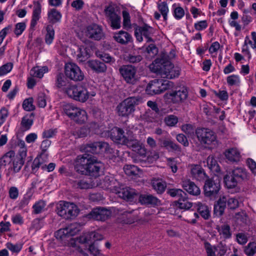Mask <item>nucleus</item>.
<instances>
[{"label": "nucleus", "mask_w": 256, "mask_h": 256, "mask_svg": "<svg viewBox=\"0 0 256 256\" xmlns=\"http://www.w3.org/2000/svg\"><path fill=\"white\" fill-rule=\"evenodd\" d=\"M196 137L201 144L216 146L218 145V140L216 133L208 128H197L196 130Z\"/></svg>", "instance_id": "nucleus-5"}, {"label": "nucleus", "mask_w": 256, "mask_h": 256, "mask_svg": "<svg viewBox=\"0 0 256 256\" xmlns=\"http://www.w3.org/2000/svg\"><path fill=\"white\" fill-rule=\"evenodd\" d=\"M138 100L135 97L127 98L120 103L116 107L118 114L121 116H128L135 110Z\"/></svg>", "instance_id": "nucleus-7"}, {"label": "nucleus", "mask_w": 256, "mask_h": 256, "mask_svg": "<svg viewBox=\"0 0 256 256\" xmlns=\"http://www.w3.org/2000/svg\"><path fill=\"white\" fill-rule=\"evenodd\" d=\"M68 244L78 250L82 256H88V254L83 250L88 247L87 241H71Z\"/></svg>", "instance_id": "nucleus-32"}, {"label": "nucleus", "mask_w": 256, "mask_h": 256, "mask_svg": "<svg viewBox=\"0 0 256 256\" xmlns=\"http://www.w3.org/2000/svg\"><path fill=\"white\" fill-rule=\"evenodd\" d=\"M122 222L126 224H131L136 220V218L132 214L131 212H125L122 215Z\"/></svg>", "instance_id": "nucleus-55"}, {"label": "nucleus", "mask_w": 256, "mask_h": 256, "mask_svg": "<svg viewBox=\"0 0 256 256\" xmlns=\"http://www.w3.org/2000/svg\"><path fill=\"white\" fill-rule=\"evenodd\" d=\"M62 18L60 13L56 9L52 8L48 13V19L52 24H55L59 22Z\"/></svg>", "instance_id": "nucleus-36"}, {"label": "nucleus", "mask_w": 256, "mask_h": 256, "mask_svg": "<svg viewBox=\"0 0 256 256\" xmlns=\"http://www.w3.org/2000/svg\"><path fill=\"white\" fill-rule=\"evenodd\" d=\"M91 158L92 156L87 154L78 156L74 163L75 170L82 174L86 175Z\"/></svg>", "instance_id": "nucleus-11"}, {"label": "nucleus", "mask_w": 256, "mask_h": 256, "mask_svg": "<svg viewBox=\"0 0 256 256\" xmlns=\"http://www.w3.org/2000/svg\"><path fill=\"white\" fill-rule=\"evenodd\" d=\"M146 91L150 94H156L162 92L161 88L160 81L154 80L150 82L146 86Z\"/></svg>", "instance_id": "nucleus-27"}, {"label": "nucleus", "mask_w": 256, "mask_h": 256, "mask_svg": "<svg viewBox=\"0 0 256 256\" xmlns=\"http://www.w3.org/2000/svg\"><path fill=\"white\" fill-rule=\"evenodd\" d=\"M151 184L153 189L158 194H162L166 188V182L162 179H152Z\"/></svg>", "instance_id": "nucleus-29"}, {"label": "nucleus", "mask_w": 256, "mask_h": 256, "mask_svg": "<svg viewBox=\"0 0 256 256\" xmlns=\"http://www.w3.org/2000/svg\"><path fill=\"white\" fill-rule=\"evenodd\" d=\"M68 80L64 75L62 73H58L56 76V85L60 88L66 85Z\"/></svg>", "instance_id": "nucleus-49"}, {"label": "nucleus", "mask_w": 256, "mask_h": 256, "mask_svg": "<svg viewBox=\"0 0 256 256\" xmlns=\"http://www.w3.org/2000/svg\"><path fill=\"white\" fill-rule=\"evenodd\" d=\"M13 64L11 62H8L0 67V76L6 74L11 71Z\"/></svg>", "instance_id": "nucleus-64"}, {"label": "nucleus", "mask_w": 256, "mask_h": 256, "mask_svg": "<svg viewBox=\"0 0 256 256\" xmlns=\"http://www.w3.org/2000/svg\"><path fill=\"white\" fill-rule=\"evenodd\" d=\"M245 254L248 256H252L256 253V242H250L248 245L244 248Z\"/></svg>", "instance_id": "nucleus-50"}, {"label": "nucleus", "mask_w": 256, "mask_h": 256, "mask_svg": "<svg viewBox=\"0 0 256 256\" xmlns=\"http://www.w3.org/2000/svg\"><path fill=\"white\" fill-rule=\"evenodd\" d=\"M44 158L42 156L35 158L32 166V172L34 173L36 172L40 167L43 170L46 168V164H44Z\"/></svg>", "instance_id": "nucleus-39"}, {"label": "nucleus", "mask_w": 256, "mask_h": 256, "mask_svg": "<svg viewBox=\"0 0 256 256\" xmlns=\"http://www.w3.org/2000/svg\"><path fill=\"white\" fill-rule=\"evenodd\" d=\"M86 36L90 38L99 40L104 36V34L100 26L96 24L88 26L86 32Z\"/></svg>", "instance_id": "nucleus-17"}, {"label": "nucleus", "mask_w": 256, "mask_h": 256, "mask_svg": "<svg viewBox=\"0 0 256 256\" xmlns=\"http://www.w3.org/2000/svg\"><path fill=\"white\" fill-rule=\"evenodd\" d=\"M115 184V180L114 178L110 176H106L101 183L102 187L104 188H110L112 185Z\"/></svg>", "instance_id": "nucleus-56"}, {"label": "nucleus", "mask_w": 256, "mask_h": 256, "mask_svg": "<svg viewBox=\"0 0 256 256\" xmlns=\"http://www.w3.org/2000/svg\"><path fill=\"white\" fill-rule=\"evenodd\" d=\"M78 188L80 189H88L92 188V184L86 180H81L76 182Z\"/></svg>", "instance_id": "nucleus-58"}, {"label": "nucleus", "mask_w": 256, "mask_h": 256, "mask_svg": "<svg viewBox=\"0 0 256 256\" xmlns=\"http://www.w3.org/2000/svg\"><path fill=\"white\" fill-rule=\"evenodd\" d=\"M150 68L152 72L159 74L162 77L173 78L180 75V68L174 66L169 61L164 62L157 58L151 64Z\"/></svg>", "instance_id": "nucleus-2"}, {"label": "nucleus", "mask_w": 256, "mask_h": 256, "mask_svg": "<svg viewBox=\"0 0 256 256\" xmlns=\"http://www.w3.org/2000/svg\"><path fill=\"white\" fill-rule=\"evenodd\" d=\"M139 202L144 205L150 206H158L161 204V201L156 196L150 194H144L140 195Z\"/></svg>", "instance_id": "nucleus-18"}, {"label": "nucleus", "mask_w": 256, "mask_h": 256, "mask_svg": "<svg viewBox=\"0 0 256 256\" xmlns=\"http://www.w3.org/2000/svg\"><path fill=\"white\" fill-rule=\"evenodd\" d=\"M95 95L94 92H90L85 86L78 84L76 101L84 102L88 100L90 96H94Z\"/></svg>", "instance_id": "nucleus-21"}, {"label": "nucleus", "mask_w": 256, "mask_h": 256, "mask_svg": "<svg viewBox=\"0 0 256 256\" xmlns=\"http://www.w3.org/2000/svg\"><path fill=\"white\" fill-rule=\"evenodd\" d=\"M102 167V164L100 162L98 161L94 156H92L89 164L88 171V172L86 175L98 177L100 176V170Z\"/></svg>", "instance_id": "nucleus-19"}, {"label": "nucleus", "mask_w": 256, "mask_h": 256, "mask_svg": "<svg viewBox=\"0 0 256 256\" xmlns=\"http://www.w3.org/2000/svg\"><path fill=\"white\" fill-rule=\"evenodd\" d=\"M155 30L152 26L146 24H144L141 26H137L134 28V36L136 40L139 42L143 40L142 36L148 42H152V36L154 33Z\"/></svg>", "instance_id": "nucleus-10"}, {"label": "nucleus", "mask_w": 256, "mask_h": 256, "mask_svg": "<svg viewBox=\"0 0 256 256\" xmlns=\"http://www.w3.org/2000/svg\"><path fill=\"white\" fill-rule=\"evenodd\" d=\"M63 110L68 116L76 123L83 124L87 120L86 112L73 104H64Z\"/></svg>", "instance_id": "nucleus-3"}, {"label": "nucleus", "mask_w": 256, "mask_h": 256, "mask_svg": "<svg viewBox=\"0 0 256 256\" xmlns=\"http://www.w3.org/2000/svg\"><path fill=\"white\" fill-rule=\"evenodd\" d=\"M12 164L9 170L12 171L14 173L18 172L22 168V166L24 164V161H22L17 158H13Z\"/></svg>", "instance_id": "nucleus-45"}, {"label": "nucleus", "mask_w": 256, "mask_h": 256, "mask_svg": "<svg viewBox=\"0 0 256 256\" xmlns=\"http://www.w3.org/2000/svg\"><path fill=\"white\" fill-rule=\"evenodd\" d=\"M164 122L168 126H174L178 122V118L174 115H168L164 118Z\"/></svg>", "instance_id": "nucleus-53"}, {"label": "nucleus", "mask_w": 256, "mask_h": 256, "mask_svg": "<svg viewBox=\"0 0 256 256\" xmlns=\"http://www.w3.org/2000/svg\"><path fill=\"white\" fill-rule=\"evenodd\" d=\"M119 72L125 82L130 84L136 83V68L132 65H123L119 68Z\"/></svg>", "instance_id": "nucleus-12"}, {"label": "nucleus", "mask_w": 256, "mask_h": 256, "mask_svg": "<svg viewBox=\"0 0 256 256\" xmlns=\"http://www.w3.org/2000/svg\"><path fill=\"white\" fill-rule=\"evenodd\" d=\"M118 194L120 198L128 200H132L138 194L137 192L134 189L130 187L123 188Z\"/></svg>", "instance_id": "nucleus-28"}, {"label": "nucleus", "mask_w": 256, "mask_h": 256, "mask_svg": "<svg viewBox=\"0 0 256 256\" xmlns=\"http://www.w3.org/2000/svg\"><path fill=\"white\" fill-rule=\"evenodd\" d=\"M64 74L66 78L74 82L82 81L84 77V74L80 67L72 62L66 64Z\"/></svg>", "instance_id": "nucleus-9"}, {"label": "nucleus", "mask_w": 256, "mask_h": 256, "mask_svg": "<svg viewBox=\"0 0 256 256\" xmlns=\"http://www.w3.org/2000/svg\"><path fill=\"white\" fill-rule=\"evenodd\" d=\"M46 30V34L45 36V42L48 44H50L53 42L54 36V30L52 26H47Z\"/></svg>", "instance_id": "nucleus-44"}, {"label": "nucleus", "mask_w": 256, "mask_h": 256, "mask_svg": "<svg viewBox=\"0 0 256 256\" xmlns=\"http://www.w3.org/2000/svg\"><path fill=\"white\" fill-rule=\"evenodd\" d=\"M224 181L226 185L228 188H232L236 186L240 182L235 178L233 174L230 172L229 174H227L224 177Z\"/></svg>", "instance_id": "nucleus-37"}, {"label": "nucleus", "mask_w": 256, "mask_h": 256, "mask_svg": "<svg viewBox=\"0 0 256 256\" xmlns=\"http://www.w3.org/2000/svg\"><path fill=\"white\" fill-rule=\"evenodd\" d=\"M76 59L79 62L86 61L90 57V54L84 46H80L76 47Z\"/></svg>", "instance_id": "nucleus-33"}, {"label": "nucleus", "mask_w": 256, "mask_h": 256, "mask_svg": "<svg viewBox=\"0 0 256 256\" xmlns=\"http://www.w3.org/2000/svg\"><path fill=\"white\" fill-rule=\"evenodd\" d=\"M78 230L74 226H71L65 228H62L57 230L55 232L54 236L57 240H63L64 239H68V240H78L77 238H72V236L76 235Z\"/></svg>", "instance_id": "nucleus-14"}, {"label": "nucleus", "mask_w": 256, "mask_h": 256, "mask_svg": "<svg viewBox=\"0 0 256 256\" xmlns=\"http://www.w3.org/2000/svg\"><path fill=\"white\" fill-rule=\"evenodd\" d=\"M227 204L229 208L234 210L239 206V202L235 197L230 198L227 200Z\"/></svg>", "instance_id": "nucleus-60"}, {"label": "nucleus", "mask_w": 256, "mask_h": 256, "mask_svg": "<svg viewBox=\"0 0 256 256\" xmlns=\"http://www.w3.org/2000/svg\"><path fill=\"white\" fill-rule=\"evenodd\" d=\"M204 245L208 256H217L216 248V246H212L208 242H205Z\"/></svg>", "instance_id": "nucleus-62"}, {"label": "nucleus", "mask_w": 256, "mask_h": 256, "mask_svg": "<svg viewBox=\"0 0 256 256\" xmlns=\"http://www.w3.org/2000/svg\"><path fill=\"white\" fill-rule=\"evenodd\" d=\"M110 138L112 140L120 144H126L132 148L134 151L144 155L146 150L142 147L140 142L136 140L133 139V134L132 131L128 130L126 132L121 128L115 127L112 130Z\"/></svg>", "instance_id": "nucleus-1"}, {"label": "nucleus", "mask_w": 256, "mask_h": 256, "mask_svg": "<svg viewBox=\"0 0 256 256\" xmlns=\"http://www.w3.org/2000/svg\"><path fill=\"white\" fill-rule=\"evenodd\" d=\"M33 100L29 98L25 100L22 104V107L25 110L31 111L34 110V106L32 104Z\"/></svg>", "instance_id": "nucleus-61"}, {"label": "nucleus", "mask_w": 256, "mask_h": 256, "mask_svg": "<svg viewBox=\"0 0 256 256\" xmlns=\"http://www.w3.org/2000/svg\"><path fill=\"white\" fill-rule=\"evenodd\" d=\"M32 114L24 116L21 121V126L24 130H27L30 129L33 124Z\"/></svg>", "instance_id": "nucleus-40"}, {"label": "nucleus", "mask_w": 256, "mask_h": 256, "mask_svg": "<svg viewBox=\"0 0 256 256\" xmlns=\"http://www.w3.org/2000/svg\"><path fill=\"white\" fill-rule=\"evenodd\" d=\"M124 170L126 174L129 176L138 175L140 170L137 166L130 164L124 166Z\"/></svg>", "instance_id": "nucleus-47"}, {"label": "nucleus", "mask_w": 256, "mask_h": 256, "mask_svg": "<svg viewBox=\"0 0 256 256\" xmlns=\"http://www.w3.org/2000/svg\"><path fill=\"white\" fill-rule=\"evenodd\" d=\"M48 72V68L47 66L42 67H35L32 68L30 70V74L34 77L42 78L44 74Z\"/></svg>", "instance_id": "nucleus-43"}, {"label": "nucleus", "mask_w": 256, "mask_h": 256, "mask_svg": "<svg viewBox=\"0 0 256 256\" xmlns=\"http://www.w3.org/2000/svg\"><path fill=\"white\" fill-rule=\"evenodd\" d=\"M224 155L226 159L231 162H238L240 160V152L236 148H232L226 150Z\"/></svg>", "instance_id": "nucleus-23"}, {"label": "nucleus", "mask_w": 256, "mask_h": 256, "mask_svg": "<svg viewBox=\"0 0 256 256\" xmlns=\"http://www.w3.org/2000/svg\"><path fill=\"white\" fill-rule=\"evenodd\" d=\"M220 181L217 176L207 179L204 186V192L210 200H215L218 196L220 188Z\"/></svg>", "instance_id": "nucleus-6"}, {"label": "nucleus", "mask_w": 256, "mask_h": 256, "mask_svg": "<svg viewBox=\"0 0 256 256\" xmlns=\"http://www.w3.org/2000/svg\"><path fill=\"white\" fill-rule=\"evenodd\" d=\"M231 172L240 182L242 180H247L248 178V175L247 171L244 168L242 167L235 168L232 170Z\"/></svg>", "instance_id": "nucleus-30"}, {"label": "nucleus", "mask_w": 256, "mask_h": 256, "mask_svg": "<svg viewBox=\"0 0 256 256\" xmlns=\"http://www.w3.org/2000/svg\"><path fill=\"white\" fill-rule=\"evenodd\" d=\"M87 241L88 250L94 256H104L94 242L90 244Z\"/></svg>", "instance_id": "nucleus-54"}, {"label": "nucleus", "mask_w": 256, "mask_h": 256, "mask_svg": "<svg viewBox=\"0 0 256 256\" xmlns=\"http://www.w3.org/2000/svg\"><path fill=\"white\" fill-rule=\"evenodd\" d=\"M86 150L88 152L92 154L112 153V149L110 148L109 144L103 142H97L88 144Z\"/></svg>", "instance_id": "nucleus-15"}, {"label": "nucleus", "mask_w": 256, "mask_h": 256, "mask_svg": "<svg viewBox=\"0 0 256 256\" xmlns=\"http://www.w3.org/2000/svg\"><path fill=\"white\" fill-rule=\"evenodd\" d=\"M227 199L226 196L220 198L217 202V204L214 205V212L221 216L223 214L225 208L226 207V202Z\"/></svg>", "instance_id": "nucleus-34"}, {"label": "nucleus", "mask_w": 256, "mask_h": 256, "mask_svg": "<svg viewBox=\"0 0 256 256\" xmlns=\"http://www.w3.org/2000/svg\"><path fill=\"white\" fill-rule=\"evenodd\" d=\"M110 215V212L107 209L103 208H96L92 210L88 215V217L96 220L104 221L109 218Z\"/></svg>", "instance_id": "nucleus-16"}, {"label": "nucleus", "mask_w": 256, "mask_h": 256, "mask_svg": "<svg viewBox=\"0 0 256 256\" xmlns=\"http://www.w3.org/2000/svg\"><path fill=\"white\" fill-rule=\"evenodd\" d=\"M190 174L198 180H202L205 176V173L198 165L191 164L190 166Z\"/></svg>", "instance_id": "nucleus-31"}, {"label": "nucleus", "mask_w": 256, "mask_h": 256, "mask_svg": "<svg viewBox=\"0 0 256 256\" xmlns=\"http://www.w3.org/2000/svg\"><path fill=\"white\" fill-rule=\"evenodd\" d=\"M46 205V203L42 200H40L36 202L32 206L34 214H38L42 212L44 210Z\"/></svg>", "instance_id": "nucleus-57"}, {"label": "nucleus", "mask_w": 256, "mask_h": 256, "mask_svg": "<svg viewBox=\"0 0 256 256\" xmlns=\"http://www.w3.org/2000/svg\"><path fill=\"white\" fill-rule=\"evenodd\" d=\"M105 14L110 26L114 30L120 28L121 18L115 12L114 8L111 6H107L104 10Z\"/></svg>", "instance_id": "nucleus-13"}, {"label": "nucleus", "mask_w": 256, "mask_h": 256, "mask_svg": "<svg viewBox=\"0 0 256 256\" xmlns=\"http://www.w3.org/2000/svg\"><path fill=\"white\" fill-rule=\"evenodd\" d=\"M158 144L162 148H164L169 151L180 152V146L174 143L170 138H160L158 139Z\"/></svg>", "instance_id": "nucleus-20"}, {"label": "nucleus", "mask_w": 256, "mask_h": 256, "mask_svg": "<svg viewBox=\"0 0 256 256\" xmlns=\"http://www.w3.org/2000/svg\"><path fill=\"white\" fill-rule=\"evenodd\" d=\"M34 6L32 11V18L30 22V28H34L36 26L38 21L40 18L42 12V6L39 2H34Z\"/></svg>", "instance_id": "nucleus-26"}, {"label": "nucleus", "mask_w": 256, "mask_h": 256, "mask_svg": "<svg viewBox=\"0 0 256 256\" xmlns=\"http://www.w3.org/2000/svg\"><path fill=\"white\" fill-rule=\"evenodd\" d=\"M86 64L96 73H102L106 70V66L104 63L96 60H90L87 62Z\"/></svg>", "instance_id": "nucleus-25"}, {"label": "nucleus", "mask_w": 256, "mask_h": 256, "mask_svg": "<svg viewBox=\"0 0 256 256\" xmlns=\"http://www.w3.org/2000/svg\"><path fill=\"white\" fill-rule=\"evenodd\" d=\"M22 246V244L20 243L13 244L10 242L6 244V248L12 252H18L21 250Z\"/></svg>", "instance_id": "nucleus-59"}, {"label": "nucleus", "mask_w": 256, "mask_h": 256, "mask_svg": "<svg viewBox=\"0 0 256 256\" xmlns=\"http://www.w3.org/2000/svg\"><path fill=\"white\" fill-rule=\"evenodd\" d=\"M114 40L122 44H126L132 42V36L126 32L120 30L114 34Z\"/></svg>", "instance_id": "nucleus-24"}, {"label": "nucleus", "mask_w": 256, "mask_h": 256, "mask_svg": "<svg viewBox=\"0 0 256 256\" xmlns=\"http://www.w3.org/2000/svg\"><path fill=\"white\" fill-rule=\"evenodd\" d=\"M167 192L171 196L178 198V200L181 198H184L186 196V194L184 192L179 188L170 189Z\"/></svg>", "instance_id": "nucleus-46"}, {"label": "nucleus", "mask_w": 256, "mask_h": 256, "mask_svg": "<svg viewBox=\"0 0 256 256\" xmlns=\"http://www.w3.org/2000/svg\"><path fill=\"white\" fill-rule=\"evenodd\" d=\"M57 214L66 220L72 219L78 214L79 210L74 203L60 201L56 206Z\"/></svg>", "instance_id": "nucleus-4"}, {"label": "nucleus", "mask_w": 256, "mask_h": 256, "mask_svg": "<svg viewBox=\"0 0 256 256\" xmlns=\"http://www.w3.org/2000/svg\"><path fill=\"white\" fill-rule=\"evenodd\" d=\"M226 82L230 86H238L240 84V80L238 75L232 74L227 77Z\"/></svg>", "instance_id": "nucleus-51"}, {"label": "nucleus", "mask_w": 256, "mask_h": 256, "mask_svg": "<svg viewBox=\"0 0 256 256\" xmlns=\"http://www.w3.org/2000/svg\"><path fill=\"white\" fill-rule=\"evenodd\" d=\"M158 8L160 14L162 16L165 21L167 20L168 14L169 12L168 4L166 2H163L158 4Z\"/></svg>", "instance_id": "nucleus-48"}, {"label": "nucleus", "mask_w": 256, "mask_h": 256, "mask_svg": "<svg viewBox=\"0 0 256 256\" xmlns=\"http://www.w3.org/2000/svg\"><path fill=\"white\" fill-rule=\"evenodd\" d=\"M26 24L24 22H18L16 24L15 26V28L14 30V33L17 36H19L26 29Z\"/></svg>", "instance_id": "nucleus-63"}, {"label": "nucleus", "mask_w": 256, "mask_h": 256, "mask_svg": "<svg viewBox=\"0 0 256 256\" xmlns=\"http://www.w3.org/2000/svg\"><path fill=\"white\" fill-rule=\"evenodd\" d=\"M103 236L98 232H91L84 234L79 240H102Z\"/></svg>", "instance_id": "nucleus-35"}, {"label": "nucleus", "mask_w": 256, "mask_h": 256, "mask_svg": "<svg viewBox=\"0 0 256 256\" xmlns=\"http://www.w3.org/2000/svg\"><path fill=\"white\" fill-rule=\"evenodd\" d=\"M188 97V90L184 88L178 90L167 92L164 95V98L168 103L180 104L182 102Z\"/></svg>", "instance_id": "nucleus-8"}, {"label": "nucleus", "mask_w": 256, "mask_h": 256, "mask_svg": "<svg viewBox=\"0 0 256 256\" xmlns=\"http://www.w3.org/2000/svg\"><path fill=\"white\" fill-rule=\"evenodd\" d=\"M178 207L181 209L188 210L192 206V203L187 200V195L184 198H182L178 200Z\"/></svg>", "instance_id": "nucleus-52"}, {"label": "nucleus", "mask_w": 256, "mask_h": 256, "mask_svg": "<svg viewBox=\"0 0 256 256\" xmlns=\"http://www.w3.org/2000/svg\"><path fill=\"white\" fill-rule=\"evenodd\" d=\"M182 184L184 190L190 194L198 196L200 194V188L190 180H183Z\"/></svg>", "instance_id": "nucleus-22"}, {"label": "nucleus", "mask_w": 256, "mask_h": 256, "mask_svg": "<svg viewBox=\"0 0 256 256\" xmlns=\"http://www.w3.org/2000/svg\"><path fill=\"white\" fill-rule=\"evenodd\" d=\"M78 89V84H70L65 88L64 92L68 97L76 100Z\"/></svg>", "instance_id": "nucleus-41"}, {"label": "nucleus", "mask_w": 256, "mask_h": 256, "mask_svg": "<svg viewBox=\"0 0 256 256\" xmlns=\"http://www.w3.org/2000/svg\"><path fill=\"white\" fill-rule=\"evenodd\" d=\"M196 204L197 206L198 212L200 216L206 220L208 219L210 216V212L207 206L200 202H198Z\"/></svg>", "instance_id": "nucleus-38"}, {"label": "nucleus", "mask_w": 256, "mask_h": 256, "mask_svg": "<svg viewBox=\"0 0 256 256\" xmlns=\"http://www.w3.org/2000/svg\"><path fill=\"white\" fill-rule=\"evenodd\" d=\"M14 152L10 150L0 158V166H6L7 164H10L13 158H14Z\"/></svg>", "instance_id": "nucleus-42"}]
</instances>
